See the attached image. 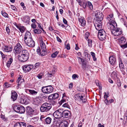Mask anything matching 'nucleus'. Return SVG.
<instances>
[{"mask_svg": "<svg viewBox=\"0 0 127 127\" xmlns=\"http://www.w3.org/2000/svg\"><path fill=\"white\" fill-rule=\"evenodd\" d=\"M120 45L122 48L123 49H124L126 48H127V42L125 43L121 44Z\"/></svg>", "mask_w": 127, "mask_h": 127, "instance_id": "obj_37", "label": "nucleus"}, {"mask_svg": "<svg viewBox=\"0 0 127 127\" xmlns=\"http://www.w3.org/2000/svg\"><path fill=\"white\" fill-rule=\"evenodd\" d=\"M122 31L119 28H116L111 31L112 34L115 36H118L121 34L122 33Z\"/></svg>", "mask_w": 127, "mask_h": 127, "instance_id": "obj_9", "label": "nucleus"}, {"mask_svg": "<svg viewBox=\"0 0 127 127\" xmlns=\"http://www.w3.org/2000/svg\"><path fill=\"white\" fill-rule=\"evenodd\" d=\"M12 61H13L12 58H10L9 59V60L7 62H8V63H9L11 64V63H12Z\"/></svg>", "mask_w": 127, "mask_h": 127, "instance_id": "obj_63", "label": "nucleus"}, {"mask_svg": "<svg viewBox=\"0 0 127 127\" xmlns=\"http://www.w3.org/2000/svg\"><path fill=\"white\" fill-rule=\"evenodd\" d=\"M113 17V15H109L108 17H107V19L108 20H111V18H112Z\"/></svg>", "mask_w": 127, "mask_h": 127, "instance_id": "obj_53", "label": "nucleus"}, {"mask_svg": "<svg viewBox=\"0 0 127 127\" xmlns=\"http://www.w3.org/2000/svg\"><path fill=\"white\" fill-rule=\"evenodd\" d=\"M52 108V105L50 103L45 102L43 104L40 108L41 112H47L49 111Z\"/></svg>", "mask_w": 127, "mask_h": 127, "instance_id": "obj_2", "label": "nucleus"}, {"mask_svg": "<svg viewBox=\"0 0 127 127\" xmlns=\"http://www.w3.org/2000/svg\"><path fill=\"white\" fill-rule=\"evenodd\" d=\"M18 102L21 104H25V105L29 103V100L25 97H21L19 100Z\"/></svg>", "mask_w": 127, "mask_h": 127, "instance_id": "obj_14", "label": "nucleus"}, {"mask_svg": "<svg viewBox=\"0 0 127 127\" xmlns=\"http://www.w3.org/2000/svg\"><path fill=\"white\" fill-rule=\"evenodd\" d=\"M80 99L81 101H82L83 103H85L86 102L87 100L86 99V97L83 95H80Z\"/></svg>", "mask_w": 127, "mask_h": 127, "instance_id": "obj_29", "label": "nucleus"}, {"mask_svg": "<svg viewBox=\"0 0 127 127\" xmlns=\"http://www.w3.org/2000/svg\"><path fill=\"white\" fill-rule=\"evenodd\" d=\"M119 66L121 69H123L124 67V64L122 63V60L121 58H119Z\"/></svg>", "mask_w": 127, "mask_h": 127, "instance_id": "obj_32", "label": "nucleus"}, {"mask_svg": "<svg viewBox=\"0 0 127 127\" xmlns=\"http://www.w3.org/2000/svg\"><path fill=\"white\" fill-rule=\"evenodd\" d=\"M52 95L54 100L57 98L59 96V94L57 93H55Z\"/></svg>", "mask_w": 127, "mask_h": 127, "instance_id": "obj_36", "label": "nucleus"}, {"mask_svg": "<svg viewBox=\"0 0 127 127\" xmlns=\"http://www.w3.org/2000/svg\"><path fill=\"white\" fill-rule=\"evenodd\" d=\"M13 109L15 112L21 114L24 113L25 111V108L24 106L19 105H15Z\"/></svg>", "mask_w": 127, "mask_h": 127, "instance_id": "obj_3", "label": "nucleus"}, {"mask_svg": "<svg viewBox=\"0 0 127 127\" xmlns=\"http://www.w3.org/2000/svg\"><path fill=\"white\" fill-rule=\"evenodd\" d=\"M31 39H32V38L31 33L29 31H27L25 34V40H27Z\"/></svg>", "mask_w": 127, "mask_h": 127, "instance_id": "obj_21", "label": "nucleus"}, {"mask_svg": "<svg viewBox=\"0 0 127 127\" xmlns=\"http://www.w3.org/2000/svg\"><path fill=\"white\" fill-rule=\"evenodd\" d=\"M58 52H59L58 51H57L54 53L52 54L51 55V57L52 58H55L57 55Z\"/></svg>", "mask_w": 127, "mask_h": 127, "instance_id": "obj_40", "label": "nucleus"}, {"mask_svg": "<svg viewBox=\"0 0 127 127\" xmlns=\"http://www.w3.org/2000/svg\"><path fill=\"white\" fill-rule=\"evenodd\" d=\"M78 59L79 60L80 59L81 62H82V67L83 69L85 70H87V68L89 69V68H90V66H87L84 63V59L80 57H78Z\"/></svg>", "mask_w": 127, "mask_h": 127, "instance_id": "obj_19", "label": "nucleus"}, {"mask_svg": "<svg viewBox=\"0 0 127 127\" xmlns=\"http://www.w3.org/2000/svg\"><path fill=\"white\" fill-rule=\"evenodd\" d=\"M117 85L118 87H120L121 85V81L120 80L117 81Z\"/></svg>", "mask_w": 127, "mask_h": 127, "instance_id": "obj_54", "label": "nucleus"}, {"mask_svg": "<svg viewBox=\"0 0 127 127\" xmlns=\"http://www.w3.org/2000/svg\"><path fill=\"white\" fill-rule=\"evenodd\" d=\"M17 97V94L16 92H13L12 93L11 97L13 101H14L16 100Z\"/></svg>", "mask_w": 127, "mask_h": 127, "instance_id": "obj_24", "label": "nucleus"}, {"mask_svg": "<svg viewBox=\"0 0 127 127\" xmlns=\"http://www.w3.org/2000/svg\"><path fill=\"white\" fill-rule=\"evenodd\" d=\"M41 50L40 49H37L36 51L37 52V54L40 55L42 56H44L45 55V53L42 52H41Z\"/></svg>", "mask_w": 127, "mask_h": 127, "instance_id": "obj_33", "label": "nucleus"}, {"mask_svg": "<svg viewBox=\"0 0 127 127\" xmlns=\"http://www.w3.org/2000/svg\"><path fill=\"white\" fill-rule=\"evenodd\" d=\"M90 35V33L89 32H86L85 34V37L86 39H88V37Z\"/></svg>", "mask_w": 127, "mask_h": 127, "instance_id": "obj_44", "label": "nucleus"}, {"mask_svg": "<svg viewBox=\"0 0 127 127\" xmlns=\"http://www.w3.org/2000/svg\"><path fill=\"white\" fill-rule=\"evenodd\" d=\"M22 47L19 43L17 44L14 48V52L16 55L20 54L21 52Z\"/></svg>", "mask_w": 127, "mask_h": 127, "instance_id": "obj_8", "label": "nucleus"}, {"mask_svg": "<svg viewBox=\"0 0 127 127\" xmlns=\"http://www.w3.org/2000/svg\"><path fill=\"white\" fill-rule=\"evenodd\" d=\"M8 83L7 82H5L4 85V87L6 88H8L10 86V84H8Z\"/></svg>", "mask_w": 127, "mask_h": 127, "instance_id": "obj_48", "label": "nucleus"}, {"mask_svg": "<svg viewBox=\"0 0 127 127\" xmlns=\"http://www.w3.org/2000/svg\"><path fill=\"white\" fill-rule=\"evenodd\" d=\"M98 37L101 41H103L106 38V35L105 32L103 29L99 30L98 34Z\"/></svg>", "mask_w": 127, "mask_h": 127, "instance_id": "obj_6", "label": "nucleus"}, {"mask_svg": "<svg viewBox=\"0 0 127 127\" xmlns=\"http://www.w3.org/2000/svg\"><path fill=\"white\" fill-rule=\"evenodd\" d=\"M3 51L5 52H8L12 50V48L10 46L7 45H4L2 48Z\"/></svg>", "mask_w": 127, "mask_h": 127, "instance_id": "obj_15", "label": "nucleus"}, {"mask_svg": "<svg viewBox=\"0 0 127 127\" xmlns=\"http://www.w3.org/2000/svg\"><path fill=\"white\" fill-rule=\"evenodd\" d=\"M68 123L65 120L62 121L61 123L59 126L60 127H68Z\"/></svg>", "mask_w": 127, "mask_h": 127, "instance_id": "obj_22", "label": "nucleus"}, {"mask_svg": "<svg viewBox=\"0 0 127 127\" xmlns=\"http://www.w3.org/2000/svg\"><path fill=\"white\" fill-rule=\"evenodd\" d=\"M87 6L90 8L91 10H92L93 9V7L92 4L91 2L89 1H88Z\"/></svg>", "mask_w": 127, "mask_h": 127, "instance_id": "obj_35", "label": "nucleus"}, {"mask_svg": "<svg viewBox=\"0 0 127 127\" xmlns=\"http://www.w3.org/2000/svg\"><path fill=\"white\" fill-rule=\"evenodd\" d=\"M62 106L64 107H66L68 108H70V106L67 103H65Z\"/></svg>", "mask_w": 127, "mask_h": 127, "instance_id": "obj_41", "label": "nucleus"}, {"mask_svg": "<svg viewBox=\"0 0 127 127\" xmlns=\"http://www.w3.org/2000/svg\"><path fill=\"white\" fill-rule=\"evenodd\" d=\"M40 97L41 98H42L44 99H45L47 98V96L45 95V94H41Z\"/></svg>", "mask_w": 127, "mask_h": 127, "instance_id": "obj_49", "label": "nucleus"}, {"mask_svg": "<svg viewBox=\"0 0 127 127\" xmlns=\"http://www.w3.org/2000/svg\"><path fill=\"white\" fill-rule=\"evenodd\" d=\"M88 3V1H87L85 0L83 1L82 5L84 8H86L87 6Z\"/></svg>", "mask_w": 127, "mask_h": 127, "instance_id": "obj_34", "label": "nucleus"}, {"mask_svg": "<svg viewBox=\"0 0 127 127\" xmlns=\"http://www.w3.org/2000/svg\"><path fill=\"white\" fill-rule=\"evenodd\" d=\"M115 24H116V22L113 21H111V22L108 25V28L109 29H110V30H111V31H112V30L115 28V26H114Z\"/></svg>", "mask_w": 127, "mask_h": 127, "instance_id": "obj_18", "label": "nucleus"}, {"mask_svg": "<svg viewBox=\"0 0 127 127\" xmlns=\"http://www.w3.org/2000/svg\"><path fill=\"white\" fill-rule=\"evenodd\" d=\"M109 61L110 63L112 65H114L116 64V59L114 55L111 56L109 58Z\"/></svg>", "mask_w": 127, "mask_h": 127, "instance_id": "obj_17", "label": "nucleus"}, {"mask_svg": "<svg viewBox=\"0 0 127 127\" xmlns=\"http://www.w3.org/2000/svg\"><path fill=\"white\" fill-rule=\"evenodd\" d=\"M1 117L3 121H5L6 120V119L5 118L4 116L1 115Z\"/></svg>", "mask_w": 127, "mask_h": 127, "instance_id": "obj_58", "label": "nucleus"}, {"mask_svg": "<svg viewBox=\"0 0 127 127\" xmlns=\"http://www.w3.org/2000/svg\"><path fill=\"white\" fill-rule=\"evenodd\" d=\"M32 28L33 29H35L36 28V25L34 23H33L31 24Z\"/></svg>", "mask_w": 127, "mask_h": 127, "instance_id": "obj_59", "label": "nucleus"}, {"mask_svg": "<svg viewBox=\"0 0 127 127\" xmlns=\"http://www.w3.org/2000/svg\"><path fill=\"white\" fill-rule=\"evenodd\" d=\"M53 90V87L51 85L43 87L41 89V91L43 93L47 94L52 93Z\"/></svg>", "mask_w": 127, "mask_h": 127, "instance_id": "obj_5", "label": "nucleus"}, {"mask_svg": "<svg viewBox=\"0 0 127 127\" xmlns=\"http://www.w3.org/2000/svg\"><path fill=\"white\" fill-rule=\"evenodd\" d=\"M27 111L29 115L33 114L34 110L31 107H28L27 108Z\"/></svg>", "mask_w": 127, "mask_h": 127, "instance_id": "obj_23", "label": "nucleus"}, {"mask_svg": "<svg viewBox=\"0 0 127 127\" xmlns=\"http://www.w3.org/2000/svg\"><path fill=\"white\" fill-rule=\"evenodd\" d=\"M30 20V17L29 16H25V20L27 23H29Z\"/></svg>", "mask_w": 127, "mask_h": 127, "instance_id": "obj_38", "label": "nucleus"}, {"mask_svg": "<svg viewBox=\"0 0 127 127\" xmlns=\"http://www.w3.org/2000/svg\"><path fill=\"white\" fill-rule=\"evenodd\" d=\"M41 47L42 51L45 53L46 51V49L45 43L43 42L41 45Z\"/></svg>", "mask_w": 127, "mask_h": 127, "instance_id": "obj_28", "label": "nucleus"}, {"mask_svg": "<svg viewBox=\"0 0 127 127\" xmlns=\"http://www.w3.org/2000/svg\"><path fill=\"white\" fill-rule=\"evenodd\" d=\"M72 79L73 80L75 79L76 78H78V75L76 74H74L72 75Z\"/></svg>", "mask_w": 127, "mask_h": 127, "instance_id": "obj_47", "label": "nucleus"}, {"mask_svg": "<svg viewBox=\"0 0 127 127\" xmlns=\"http://www.w3.org/2000/svg\"><path fill=\"white\" fill-rule=\"evenodd\" d=\"M39 119V117H37L32 118V120L33 122H36Z\"/></svg>", "mask_w": 127, "mask_h": 127, "instance_id": "obj_42", "label": "nucleus"}, {"mask_svg": "<svg viewBox=\"0 0 127 127\" xmlns=\"http://www.w3.org/2000/svg\"><path fill=\"white\" fill-rule=\"evenodd\" d=\"M94 16L95 17L94 18L95 21L101 22L103 19V16L102 13L96 11L94 12Z\"/></svg>", "mask_w": 127, "mask_h": 127, "instance_id": "obj_4", "label": "nucleus"}, {"mask_svg": "<svg viewBox=\"0 0 127 127\" xmlns=\"http://www.w3.org/2000/svg\"><path fill=\"white\" fill-rule=\"evenodd\" d=\"M113 101L114 100L112 99H111L109 100H108L107 99H106L104 101L105 103L107 105L111 103H112Z\"/></svg>", "mask_w": 127, "mask_h": 127, "instance_id": "obj_30", "label": "nucleus"}, {"mask_svg": "<svg viewBox=\"0 0 127 127\" xmlns=\"http://www.w3.org/2000/svg\"><path fill=\"white\" fill-rule=\"evenodd\" d=\"M79 22L81 23L82 26H84L86 25V21L83 17L78 18Z\"/></svg>", "mask_w": 127, "mask_h": 127, "instance_id": "obj_26", "label": "nucleus"}, {"mask_svg": "<svg viewBox=\"0 0 127 127\" xmlns=\"http://www.w3.org/2000/svg\"><path fill=\"white\" fill-rule=\"evenodd\" d=\"M52 121L51 118L49 117H48L44 119V122L45 124H50Z\"/></svg>", "mask_w": 127, "mask_h": 127, "instance_id": "obj_25", "label": "nucleus"}, {"mask_svg": "<svg viewBox=\"0 0 127 127\" xmlns=\"http://www.w3.org/2000/svg\"><path fill=\"white\" fill-rule=\"evenodd\" d=\"M43 75V74L42 73H41L37 75V77H38V79H40L42 78Z\"/></svg>", "mask_w": 127, "mask_h": 127, "instance_id": "obj_51", "label": "nucleus"}, {"mask_svg": "<svg viewBox=\"0 0 127 127\" xmlns=\"http://www.w3.org/2000/svg\"><path fill=\"white\" fill-rule=\"evenodd\" d=\"M41 101L40 97H37L33 100L32 103L33 104L38 106L40 104Z\"/></svg>", "mask_w": 127, "mask_h": 127, "instance_id": "obj_12", "label": "nucleus"}, {"mask_svg": "<svg viewBox=\"0 0 127 127\" xmlns=\"http://www.w3.org/2000/svg\"><path fill=\"white\" fill-rule=\"evenodd\" d=\"M19 30L20 31V32L21 33H23V32L25 31V28H24V27H21L20 26V27L19 29Z\"/></svg>", "mask_w": 127, "mask_h": 127, "instance_id": "obj_43", "label": "nucleus"}, {"mask_svg": "<svg viewBox=\"0 0 127 127\" xmlns=\"http://www.w3.org/2000/svg\"><path fill=\"white\" fill-rule=\"evenodd\" d=\"M40 63H36L34 65V69H35L36 68L40 66Z\"/></svg>", "mask_w": 127, "mask_h": 127, "instance_id": "obj_46", "label": "nucleus"}, {"mask_svg": "<svg viewBox=\"0 0 127 127\" xmlns=\"http://www.w3.org/2000/svg\"><path fill=\"white\" fill-rule=\"evenodd\" d=\"M63 109H59L53 113V116L56 118H60L62 117Z\"/></svg>", "mask_w": 127, "mask_h": 127, "instance_id": "obj_7", "label": "nucleus"}, {"mask_svg": "<svg viewBox=\"0 0 127 127\" xmlns=\"http://www.w3.org/2000/svg\"><path fill=\"white\" fill-rule=\"evenodd\" d=\"M111 76L113 77H115L117 76V73L115 71H113L111 74Z\"/></svg>", "mask_w": 127, "mask_h": 127, "instance_id": "obj_50", "label": "nucleus"}, {"mask_svg": "<svg viewBox=\"0 0 127 127\" xmlns=\"http://www.w3.org/2000/svg\"><path fill=\"white\" fill-rule=\"evenodd\" d=\"M26 123L21 122H17L14 125V127H26Z\"/></svg>", "mask_w": 127, "mask_h": 127, "instance_id": "obj_16", "label": "nucleus"}, {"mask_svg": "<svg viewBox=\"0 0 127 127\" xmlns=\"http://www.w3.org/2000/svg\"><path fill=\"white\" fill-rule=\"evenodd\" d=\"M23 67V70L26 73L29 72L33 68V65L31 64L24 65Z\"/></svg>", "mask_w": 127, "mask_h": 127, "instance_id": "obj_10", "label": "nucleus"}, {"mask_svg": "<svg viewBox=\"0 0 127 127\" xmlns=\"http://www.w3.org/2000/svg\"><path fill=\"white\" fill-rule=\"evenodd\" d=\"M92 41L91 40L88 39V44L89 46L91 47L92 45Z\"/></svg>", "mask_w": 127, "mask_h": 127, "instance_id": "obj_45", "label": "nucleus"}, {"mask_svg": "<svg viewBox=\"0 0 127 127\" xmlns=\"http://www.w3.org/2000/svg\"><path fill=\"white\" fill-rule=\"evenodd\" d=\"M70 112L68 110H64L63 109L62 117L67 118L70 116Z\"/></svg>", "mask_w": 127, "mask_h": 127, "instance_id": "obj_20", "label": "nucleus"}, {"mask_svg": "<svg viewBox=\"0 0 127 127\" xmlns=\"http://www.w3.org/2000/svg\"><path fill=\"white\" fill-rule=\"evenodd\" d=\"M2 15L5 17H8V15L5 12H2Z\"/></svg>", "mask_w": 127, "mask_h": 127, "instance_id": "obj_52", "label": "nucleus"}, {"mask_svg": "<svg viewBox=\"0 0 127 127\" xmlns=\"http://www.w3.org/2000/svg\"><path fill=\"white\" fill-rule=\"evenodd\" d=\"M48 99L49 100H54L53 97L52 95H51L49 96L48 97Z\"/></svg>", "mask_w": 127, "mask_h": 127, "instance_id": "obj_55", "label": "nucleus"}, {"mask_svg": "<svg viewBox=\"0 0 127 127\" xmlns=\"http://www.w3.org/2000/svg\"><path fill=\"white\" fill-rule=\"evenodd\" d=\"M57 41L59 42H62V41L61 39L58 36L57 37Z\"/></svg>", "mask_w": 127, "mask_h": 127, "instance_id": "obj_64", "label": "nucleus"}, {"mask_svg": "<svg viewBox=\"0 0 127 127\" xmlns=\"http://www.w3.org/2000/svg\"><path fill=\"white\" fill-rule=\"evenodd\" d=\"M66 49L67 50H69L70 49V45L69 43L67 44L66 45Z\"/></svg>", "mask_w": 127, "mask_h": 127, "instance_id": "obj_57", "label": "nucleus"}, {"mask_svg": "<svg viewBox=\"0 0 127 127\" xmlns=\"http://www.w3.org/2000/svg\"><path fill=\"white\" fill-rule=\"evenodd\" d=\"M94 25L96 29L98 31L101 30L100 29L101 28L102 25L101 22H98L95 21L94 22Z\"/></svg>", "mask_w": 127, "mask_h": 127, "instance_id": "obj_13", "label": "nucleus"}, {"mask_svg": "<svg viewBox=\"0 0 127 127\" xmlns=\"http://www.w3.org/2000/svg\"><path fill=\"white\" fill-rule=\"evenodd\" d=\"M21 6H22L24 9H26V7L24 6V4L23 2H21L20 3Z\"/></svg>", "mask_w": 127, "mask_h": 127, "instance_id": "obj_56", "label": "nucleus"}, {"mask_svg": "<svg viewBox=\"0 0 127 127\" xmlns=\"http://www.w3.org/2000/svg\"><path fill=\"white\" fill-rule=\"evenodd\" d=\"M91 55L93 57V60L94 61H96V59L95 57V54L94 52H91Z\"/></svg>", "mask_w": 127, "mask_h": 127, "instance_id": "obj_39", "label": "nucleus"}, {"mask_svg": "<svg viewBox=\"0 0 127 127\" xmlns=\"http://www.w3.org/2000/svg\"><path fill=\"white\" fill-rule=\"evenodd\" d=\"M29 92L30 93L33 95H35L38 92L34 90H29Z\"/></svg>", "mask_w": 127, "mask_h": 127, "instance_id": "obj_31", "label": "nucleus"}, {"mask_svg": "<svg viewBox=\"0 0 127 127\" xmlns=\"http://www.w3.org/2000/svg\"><path fill=\"white\" fill-rule=\"evenodd\" d=\"M25 43L28 46L30 47H34L35 45V42L32 38L27 40H25Z\"/></svg>", "mask_w": 127, "mask_h": 127, "instance_id": "obj_11", "label": "nucleus"}, {"mask_svg": "<svg viewBox=\"0 0 127 127\" xmlns=\"http://www.w3.org/2000/svg\"><path fill=\"white\" fill-rule=\"evenodd\" d=\"M18 55V59L21 62H25L28 59L29 54L27 50H23L22 53L21 55L20 54Z\"/></svg>", "mask_w": 127, "mask_h": 127, "instance_id": "obj_1", "label": "nucleus"}, {"mask_svg": "<svg viewBox=\"0 0 127 127\" xmlns=\"http://www.w3.org/2000/svg\"><path fill=\"white\" fill-rule=\"evenodd\" d=\"M119 41L120 44L121 45L124 44L126 42V40L124 37H122L118 39Z\"/></svg>", "mask_w": 127, "mask_h": 127, "instance_id": "obj_27", "label": "nucleus"}, {"mask_svg": "<svg viewBox=\"0 0 127 127\" xmlns=\"http://www.w3.org/2000/svg\"><path fill=\"white\" fill-rule=\"evenodd\" d=\"M80 95L79 94H77L75 95V96L76 97L78 98H80Z\"/></svg>", "mask_w": 127, "mask_h": 127, "instance_id": "obj_62", "label": "nucleus"}, {"mask_svg": "<svg viewBox=\"0 0 127 127\" xmlns=\"http://www.w3.org/2000/svg\"><path fill=\"white\" fill-rule=\"evenodd\" d=\"M6 30L8 33H9L10 32V30L8 27H6Z\"/></svg>", "mask_w": 127, "mask_h": 127, "instance_id": "obj_60", "label": "nucleus"}, {"mask_svg": "<svg viewBox=\"0 0 127 127\" xmlns=\"http://www.w3.org/2000/svg\"><path fill=\"white\" fill-rule=\"evenodd\" d=\"M34 32L36 34H39V32H38V29H35L33 30Z\"/></svg>", "mask_w": 127, "mask_h": 127, "instance_id": "obj_61", "label": "nucleus"}]
</instances>
